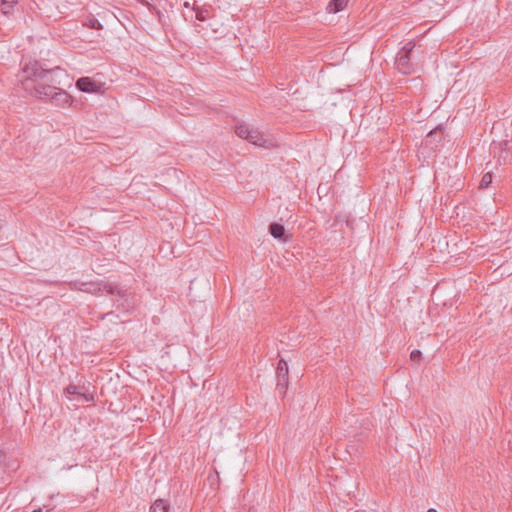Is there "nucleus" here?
I'll return each instance as SVG.
<instances>
[{"instance_id":"nucleus-14","label":"nucleus","mask_w":512,"mask_h":512,"mask_svg":"<svg viewBox=\"0 0 512 512\" xmlns=\"http://www.w3.org/2000/svg\"><path fill=\"white\" fill-rule=\"evenodd\" d=\"M422 353L420 350H413L410 354V358L414 362H419L421 359Z\"/></svg>"},{"instance_id":"nucleus-13","label":"nucleus","mask_w":512,"mask_h":512,"mask_svg":"<svg viewBox=\"0 0 512 512\" xmlns=\"http://www.w3.org/2000/svg\"><path fill=\"white\" fill-rule=\"evenodd\" d=\"M492 173L491 172H487L485 173L483 176H482V179L480 181V184H479V188L480 189H486L489 187V185L492 183Z\"/></svg>"},{"instance_id":"nucleus-21","label":"nucleus","mask_w":512,"mask_h":512,"mask_svg":"<svg viewBox=\"0 0 512 512\" xmlns=\"http://www.w3.org/2000/svg\"><path fill=\"white\" fill-rule=\"evenodd\" d=\"M32 512H42V509H36V510H33Z\"/></svg>"},{"instance_id":"nucleus-10","label":"nucleus","mask_w":512,"mask_h":512,"mask_svg":"<svg viewBox=\"0 0 512 512\" xmlns=\"http://www.w3.org/2000/svg\"><path fill=\"white\" fill-rule=\"evenodd\" d=\"M168 511H169V504L163 499L156 500L150 507V512H168Z\"/></svg>"},{"instance_id":"nucleus-12","label":"nucleus","mask_w":512,"mask_h":512,"mask_svg":"<svg viewBox=\"0 0 512 512\" xmlns=\"http://www.w3.org/2000/svg\"><path fill=\"white\" fill-rule=\"evenodd\" d=\"M287 385H288V376H285V379H282L281 377H277L276 390L280 394H284L286 392Z\"/></svg>"},{"instance_id":"nucleus-8","label":"nucleus","mask_w":512,"mask_h":512,"mask_svg":"<svg viewBox=\"0 0 512 512\" xmlns=\"http://www.w3.org/2000/svg\"><path fill=\"white\" fill-rule=\"evenodd\" d=\"M270 234L276 239H282L285 234L284 226L279 223H272L269 226Z\"/></svg>"},{"instance_id":"nucleus-17","label":"nucleus","mask_w":512,"mask_h":512,"mask_svg":"<svg viewBox=\"0 0 512 512\" xmlns=\"http://www.w3.org/2000/svg\"><path fill=\"white\" fill-rule=\"evenodd\" d=\"M94 22H96V23H93V24H92V27H93V28H97V29H98V28H101V27H102V26H101V24H100L98 21H96V20H95Z\"/></svg>"},{"instance_id":"nucleus-4","label":"nucleus","mask_w":512,"mask_h":512,"mask_svg":"<svg viewBox=\"0 0 512 512\" xmlns=\"http://www.w3.org/2000/svg\"><path fill=\"white\" fill-rule=\"evenodd\" d=\"M91 384L78 383L69 384L66 387V393L69 394V400H76L80 404L88 403L93 401V394L90 390Z\"/></svg>"},{"instance_id":"nucleus-20","label":"nucleus","mask_w":512,"mask_h":512,"mask_svg":"<svg viewBox=\"0 0 512 512\" xmlns=\"http://www.w3.org/2000/svg\"><path fill=\"white\" fill-rule=\"evenodd\" d=\"M184 6H185L186 8H189V7H190L189 2H185Z\"/></svg>"},{"instance_id":"nucleus-11","label":"nucleus","mask_w":512,"mask_h":512,"mask_svg":"<svg viewBox=\"0 0 512 512\" xmlns=\"http://www.w3.org/2000/svg\"><path fill=\"white\" fill-rule=\"evenodd\" d=\"M276 376L281 377L282 379H285V376H288V364L283 359H280L278 362Z\"/></svg>"},{"instance_id":"nucleus-15","label":"nucleus","mask_w":512,"mask_h":512,"mask_svg":"<svg viewBox=\"0 0 512 512\" xmlns=\"http://www.w3.org/2000/svg\"><path fill=\"white\" fill-rule=\"evenodd\" d=\"M16 3V0H2V5L9 7H13V5Z\"/></svg>"},{"instance_id":"nucleus-1","label":"nucleus","mask_w":512,"mask_h":512,"mask_svg":"<svg viewBox=\"0 0 512 512\" xmlns=\"http://www.w3.org/2000/svg\"><path fill=\"white\" fill-rule=\"evenodd\" d=\"M61 69H43L37 61L27 63L21 71L23 88L40 99H49L56 105H61L62 88Z\"/></svg>"},{"instance_id":"nucleus-9","label":"nucleus","mask_w":512,"mask_h":512,"mask_svg":"<svg viewBox=\"0 0 512 512\" xmlns=\"http://www.w3.org/2000/svg\"><path fill=\"white\" fill-rule=\"evenodd\" d=\"M193 10L196 12V19L199 21H205L211 17L210 7H195L193 5Z\"/></svg>"},{"instance_id":"nucleus-18","label":"nucleus","mask_w":512,"mask_h":512,"mask_svg":"<svg viewBox=\"0 0 512 512\" xmlns=\"http://www.w3.org/2000/svg\"><path fill=\"white\" fill-rule=\"evenodd\" d=\"M65 97H66V104L68 102L72 101V97L68 93L65 94Z\"/></svg>"},{"instance_id":"nucleus-6","label":"nucleus","mask_w":512,"mask_h":512,"mask_svg":"<svg viewBox=\"0 0 512 512\" xmlns=\"http://www.w3.org/2000/svg\"><path fill=\"white\" fill-rule=\"evenodd\" d=\"M76 87L82 92L97 93L102 90L103 84L90 77H81L77 80Z\"/></svg>"},{"instance_id":"nucleus-2","label":"nucleus","mask_w":512,"mask_h":512,"mask_svg":"<svg viewBox=\"0 0 512 512\" xmlns=\"http://www.w3.org/2000/svg\"><path fill=\"white\" fill-rule=\"evenodd\" d=\"M235 133L238 137L247 140L255 146L263 148H273L278 146L276 139L270 137L255 128H250L246 124H240L235 127Z\"/></svg>"},{"instance_id":"nucleus-16","label":"nucleus","mask_w":512,"mask_h":512,"mask_svg":"<svg viewBox=\"0 0 512 512\" xmlns=\"http://www.w3.org/2000/svg\"><path fill=\"white\" fill-rule=\"evenodd\" d=\"M11 8H12V7H9L8 5L4 6V5H2V4H1V10H2V12H3L4 14H8V13L10 12V9H11Z\"/></svg>"},{"instance_id":"nucleus-5","label":"nucleus","mask_w":512,"mask_h":512,"mask_svg":"<svg viewBox=\"0 0 512 512\" xmlns=\"http://www.w3.org/2000/svg\"><path fill=\"white\" fill-rule=\"evenodd\" d=\"M414 44L407 43L397 54L395 65L399 72L410 74L414 71L413 64L410 61V53L413 51Z\"/></svg>"},{"instance_id":"nucleus-19","label":"nucleus","mask_w":512,"mask_h":512,"mask_svg":"<svg viewBox=\"0 0 512 512\" xmlns=\"http://www.w3.org/2000/svg\"><path fill=\"white\" fill-rule=\"evenodd\" d=\"M427 512H437V510H436V509H434V508H430V509H428V511H427Z\"/></svg>"},{"instance_id":"nucleus-3","label":"nucleus","mask_w":512,"mask_h":512,"mask_svg":"<svg viewBox=\"0 0 512 512\" xmlns=\"http://www.w3.org/2000/svg\"><path fill=\"white\" fill-rule=\"evenodd\" d=\"M89 291L100 295H111L113 300L117 302L118 307L127 308V293L121 287L113 283H94L89 285Z\"/></svg>"},{"instance_id":"nucleus-7","label":"nucleus","mask_w":512,"mask_h":512,"mask_svg":"<svg viewBox=\"0 0 512 512\" xmlns=\"http://www.w3.org/2000/svg\"><path fill=\"white\" fill-rule=\"evenodd\" d=\"M348 0H331L327 5V11L329 13H338L347 6Z\"/></svg>"}]
</instances>
